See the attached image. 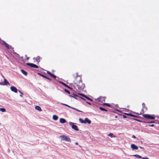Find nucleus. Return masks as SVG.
Wrapping results in <instances>:
<instances>
[{"mask_svg":"<svg viewBox=\"0 0 159 159\" xmlns=\"http://www.w3.org/2000/svg\"><path fill=\"white\" fill-rule=\"evenodd\" d=\"M60 137L61 139V140L62 141H67L69 142H71V140L70 138L67 136L64 135H61L60 136Z\"/></svg>","mask_w":159,"mask_h":159,"instance_id":"nucleus-1","label":"nucleus"},{"mask_svg":"<svg viewBox=\"0 0 159 159\" xmlns=\"http://www.w3.org/2000/svg\"><path fill=\"white\" fill-rule=\"evenodd\" d=\"M78 88L80 90L83 89L84 87V84L82 83V81L81 80H80L79 81V84L77 85Z\"/></svg>","mask_w":159,"mask_h":159,"instance_id":"nucleus-2","label":"nucleus"},{"mask_svg":"<svg viewBox=\"0 0 159 159\" xmlns=\"http://www.w3.org/2000/svg\"><path fill=\"white\" fill-rule=\"evenodd\" d=\"M69 124L71 126L72 128L76 131L79 130L77 126L74 125V123L72 122H70Z\"/></svg>","mask_w":159,"mask_h":159,"instance_id":"nucleus-3","label":"nucleus"},{"mask_svg":"<svg viewBox=\"0 0 159 159\" xmlns=\"http://www.w3.org/2000/svg\"><path fill=\"white\" fill-rule=\"evenodd\" d=\"M143 116L145 118L148 119H154L155 118L154 116L149 114H143Z\"/></svg>","mask_w":159,"mask_h":159,"instance_id":"nucleus-4","label":"nucleus"},{"mask_svg":"<svg viewBox=\"0 0 159 159\" xmlns=\"http://www.w3.org/2000/svg\"><path fill=\"white\" fill-rule=\"evenodd\" d=\"M26 65L28 66H30V67L32 68H39V66L36 65L31 63H26Z\"/></svg>","mask_w":159,"mask_h":159,"instance_id":"nucleus-5","label":"nucleus"},{"mask_svg":"<svg viewBox=\"0 0 159 159\" xmlns=\"http://www.w3.org/2000/svg\"><path fill=\"white\" fill-rule=\"evenodd\" d=\"M7 84L10 85V84L6 79H4L3 82H0V85H5Z\"/></svg>","mask_w":159,"mask_h":159,"instance_id":"nucleus-6","label":"nucleus"},{"mask_svg":"<svg viewBox=\"0 0 159 159\" xmlns=\"http://www.w3.org/2000/svg\"><path fill=\"white\" fill-rule=\"evenodd\" d=\"M2 41V42L3 44L5 46L6 48L7 49H9L11 48V46L8 44L7 43H6L5 41Z\"/></svg>","mask_w":159,"mask_h":159,"instance_id":"nucleus-7","label":"nucleus"},{"mask_svg":"<svg viewBox=\"0 0 159 159\" xmlns=\"http://www.w3.org/2000/svg\"><path fill=\"white\" fill-rule=\"evenodd\" d=\"M10 88L12 91L13 92L15 93L17 92V89L16 87L14 86H11Z\"/></svg>","mask_w":159,"mask_h":159,"instance_id":"nucleus-8","label":"nucleus"},{"mask_svg":"<svg viewBox=\"0 0 159 159\" xmlns=\"http://www.w3.org/2000/svg\"><path fill=\"white\" fill-rule=\"evenodd\" d=\"M33 59L34 61H35L38 63H39L40 61V57L38 56L36 58L35 57Z\"/></svg>","mask_w":159,"mask_h":159,"instance_id":"nucleus-9","label":"nucleus"},{"mask_svg":"<svg viewBox=\"0 0 159 159\" xmlns=\"http://www.w3.org/2000/svg\"><path fill=\"white\" fill-rule=\"evenodd\" d=\"M131 147L133 150H137L138 149V147L134 144L131 145Z\"/></svg>","mask_w":159,"mask_h":159,"instance_id":"nucleus-10","label":"nucleus"},{"mask_svg":"<svg viewBox=\"0 0 159 159\" xmlns=\"http://www.w3.org/2000/svg\"><path fill=\"white\" fill-rule=\"evenodd\" d=\"M84 120L85 122L84 123L85 124L88 123V124H90L91 123V121L88 118H85Z\"/></svg>","mask_w":159,"mask_h":159,"instance_id":"nucleus-11","label":"nucleus"},{"mask_svg":"<svg viewBox=\"0 0 159 159\" xmlns=\"http://www.w3.org/2000/svg\"><path fill=\"white\" fill-rule=\"evenodd\" d=\"M59 82L60 83H61V84H63L64 86L65 87L68 88L70 89H71V90L72 89V88H71L69 86H68V85H67L65 83H63V82Z\"/></svg>","mask_w":159,"mask_h":159,"instance_id":"nucleus-12","label":"nucleus"},{"mask_svg":"<svg viewBox=\"0 0 159 159\" xmlns=\"http://www.w3.org/2000/svg\"><path fill=\"white\" fill-rule=\"evenodd\" d=\"M60 122L61 123L63 124L66 123V120L64 118H61L60 119Z\"/></svg>","mask_w":159,"mask_h":159,"instance_id":"nucleus-13","label":"nucleus"},{"mask_svg":"<svg viewBox=\"0 0 159 159\" xmlns=\"http://www.w3.org/2000/svg\"><path fill=\"white\" fill-rule=\"evenodd\" d=\"M70 97H72L73 98H74L75 99H77V98H76V97H79L77 95H76L74 93H73V95H69V96Z\"/></svg>","mask_w":159,"mask_h":159,"instance_id":"nucleus-14","label":"nucleus"},{"mask_svg":"<svg viewBox=\"0 0 159 159\" xmlns=\"http://www.w3.org/2000/svg\"><path fill=\"white\" fill-rule=\"evenodd\" d=\"M35 109L39 111H42L41 107L38 106H36L35 107Z\"/></svg>","mask_w":159,"mask_h":159,"instance_id":"nucleus-15","label":"nucleus"},{"mask_svg":"<svg viewBox=\"0 0 159 159\" xmlns=\"http://www.w3.org/2000/svg\"><path fill=\"white\" fill-rule=\"evenodd\" d=\"M108 136L110 137L111 138H116V136L112 133H110L108 135Z\"/></svg>","mask_w":159,"mask_h":159,"instance_id":"nucleus-16","label":"nucleus"},{"mask_svg":"<svg viewBox=\"0 0 159 159\" xmlns=\"http://www.w3.org/2000/svg\"><path fill=\"white\" fill-rule=\"evenodd\" d=\"M52 118L53 120H57L58 119V117L56 115H54L53 116Z\"/></svg>","mask_w":159,"mask_h":159,"instance_id":"nucleus-17","label":"nucleus"},{"mask_svg":"<svg viewBox=\"0 0 159 159\" xmlns=\"http://www.w3.org/2000/svg\"><path fill=\"white\" fill-rule=\"evenodd\" d=\"M21 72L22 73L25 75H27V73L25 71V70H21Z\"/></svg>","mask_w":159,"mask_h":159,"instance_id":"nucleus-18","label":"nucleus"},{"mask_svg":"<svg viewBox=\"0 0 159 159\" xmlns=\"http://www.w3.org/2000/svg\"><path fill=\"white\" fill-rule=\"evenodd\" d=\"M133 156H134L135 157H136V158H142V157L140 156L138 154H135L133 155Z\"/></svg>","mask_w":159,"mask_h":159,"instance_id":"nucleus-19","label":"nucleus"},{"mask_svg":"<svg viewBox=\"0 0 159 159\" xmlns=\"http://www.w3.org/2000/svg\"><path fill=\"white\" fill-rule=\"evenodd\" d=\"M99 109L102 111H107V110L106 109H105V108H103L102 107H99Z\"/></svg>","mask_w":159,"mask_h":159,"instance_id":"nucleus-20","label":"nucleus"},{"mask_svg":"<svg viewBox=\"0 0 159 159\" xmlns=\"http://www.w3.org/2000/svg\"><path fill=\"white\" fill-rule=\"evenodd\" d=\"M79 121L82 123H84L85 122L84 120H83V119H82L81 118H80L79 119Z\"/></svg>","mask_w":159,"mask_h":159,"instance_id":"nucleus-21","label":"nucleus"},{"mask_svg":"<svg viewBox=\"0 0 159 159\" xmlns=\"http://www.w3.org/2000/svg\"><path fill=\"white\" fill-rule=\"evenodd\" d=\"M103 105H104L107 106V107H111V105L109 104L105 103H103Z\"/></svg>","mask_w":159,"mask_h":159,"instance_id":"nucleus-22","label":"nucleus"},{"mask_svg":"<svg viewBox=\"0 0 159 159\" xmlns=\"http://www.w3.org/2000/svg\"><path fill=\"white\" fill-rule=\"evenodd\" d=\"M0 111L3 112H5L6 111V109L4 108H0Z\"/></svg>","mask_w":159,"mask_h":159,"instance_id":"nucleus-23","label":"nucleus"},{"mask_svg":"<svg viewBox=\"0 0 159 159\" xmlns=\"http://www.w3.org/2000/svg\"><path fill=\"white\" fill-rule=\"evenodd\" d=\"M42 77L45 78L46 79H47L49 80H51V79H50V78H49L48 77H47L46 76L44 75H43L42 76Z\"/></svg>","mask_w":159,"mask_h":159,"instance_id":"nucleus-24","label":"nucleus"},{"mask_svg":"<svg viewBox=\"0 0 159 159\" xmlns=\"http://www.w3.org/2000/svg\"><path fill=\"white\" fill-rule=\"evenodd\" d=\"M85 98H86V99L89 100H90L91 101H92V99H91V98H89L86 95L85 96Z\"/></svg>","mask_w":159,"mask_h":159,"instance_id":"nucleus-25","label":"nucleus"},{"mask_svg":"<svg viewBox=\"0 0 159 159\" xmlns=\"http://www.w3.org/2000/svg\"><path fill=\"white\" fill-rule=\"evenodd\" d=\"M18 91L20 93H21V94L20 95V97L22 98L23 97L22 95H23V93L20 91L19 90H18Z\"/></svg>","mask_w":159,"mask_h":159,"instance_id":"nucleus-26","label":"nucleus"},{"mask_svg":"<svg viewBox=\"0 0 159 159\" xmlns=\"http://www.w3.org/2000/svg\"><path fill=\"white\" fill-rule=\"evenodd\" d=\"M47 71V73L49 75H50L51 76L52 75V73H51L49 71Z\"/></svg>","mask_w":159,"mask_h":159,"instance_id":"nucleus-27","label":"nucleus"},{"mask_svg":"<svg viewBox=\"0 0 159 159\" xmlns=\"http://www.w3.org/2000/svg\"><path fill=\"white\" fill-rule=\"evenodd\" d=\"M64 91L65 92L68 93V94H70V92L67 89H64Z\"/></svg>","mask_w":159,"mask_h":159,"instance_id":"nucleus-28","label":"nucleus"},{"mask_svg":"<svg viewBox=\"0 0 159 159\" xmlns=\"http://www.w3.org/2000/svg\"><path fill=\"white\" fill-rule=\"evenodd\" d=\"M62 104L63 105H65L66 106H67V107H70V108H71V107L70 106H69L67 104H64V103H62Z\"/></svg>","mask_w":159,"mask_h":159,"instance_id":"nucleus-29","label":"nucleus"},{"mask_svg":"<svg viewBox=\"0 0 159 159\" xmlns=\"http://www.w3.org/2000/svg\"><path fill=\"white\" fill-rule=\"evenodd\" d=\"M71 108H72L73 109L76 110V111H80V112L81 111L79 110H78V109H77L76 108H73L72 107Z\"/></svg>","mask_w":159,"mask_h":159,"instance_id":"nucleus-30","label":"nucleus"},{"mask_svg":"<svg viewBox=\"0 0 159 159\" xmlns=\"http://www.w3.org/2000/svg\"><path fill=\"white\" fill-rule=\"evenodd\" d=\"M52 77H53V78L55 79L57 78V76L55 75L52 74V75L51 76Z\"/></svg>","mask_w":159,"mask_h":159,"instance_id":"nucleus-31","label":"nucleus"},{"mask_svg":"<svg viewBox=\"0 0 159 159\" xmlns=\"http://www.w3.org/2000/svg\"><path fill=\"white\" fill-rule=\"evenodd\" d=\"M79 94L81 95V96H82L83 97H85V96H86L85 95L83 94L79 93Z\"/></svg>","mask_w":159,"mask_h":159,"instance_id":"nucleus-32","label":"nucleus"},{"mask_svg":"<svg viewBox=\"0 0 159 159\" xmlns=\"http://www.w3.org/2000/svg\"><path fill=\"white\" fill-rule=\"evenodd\" d=\"M142 106H143V108H144L145 107V104L144 103H142Z\"/></svg>","mask_w":159,"mask_h":159,"instance_id":"nucleus-33","label":"nucleus"},{"mask_svg":"<svg viewBox=\"0 0 159 159\" xmlns=\"http://www.w3.org/2000/svg\"><path fill=\"white\" fill-rule=\"evenodd\" d=\"M146 122L147 123H155V122L154 121H150V122Z\"/></svg>","mask_w":159,"mask_h":159,"instance_id":"nucleus-34","label":"nucleus"},{"mask_svg":"<svg viewBox=\"0 0 159 159\" xmlns=\"http://www.w3.org/2000/svg\"><path fill=\"white\" fill-rule=\"evenodd\" d=\"M142 159H149L147 157H142Z\"/></svg>","mask_w":159,"mask_h":159,"instance_id":"nucleus-35","label":"nucleus"},{"mask_svg":"<svg viewBox=\"0 0 159 159\" xmlns=\"http://www.w3.org/2000/svg\"><path fill=\"white\" fill-rule=\"evenodd\" d=\"M125 114L126 115H128V116H130V115L131 114L130 113H125Z\"/></svg>","mask_w":159,"mask_h":159,"instance_id":"nucleus-36","label":"nucleus"},{"mask_svg":"<svg viewBox=\"0 0 159 159\" xmlns=\"http://www.w3.org/2000/svg\"><path fill=\"white\" fill-rule=\"evenodd\" d=\"M132 137L134 139H136V137L134 135H133Z\"/></svg>","mask_w":159,"mask_h":159,"instance_id":"nucleus-37","label":"nucleus"},{"mask_svg":"<svg viewBox=\"0 0 159 159\" xmlns=\"http://www.w3.org/2000/svg\"><path fill=\"white\" fill-rule=\"evenodd\" d=\"M38 75H40L42 77V76L43 75L42 74H41V73H38Z\"/></svg>","mask_w":159,"mask_h":159,"instance_id":"nucleus-38","label":"nucleus"},{"mask_svg":"<svg viewBox=\"0 0 159 159\" xmlns=\"http://www.w3.org/2000/svg\"><path fill=\"white\" fill-rule=\"evenodd\" d=\"M130 116L132 117H134L135 116L132 114H130Z\"/></svg>","mask_w":159,"mask_h":159,"instance_id":"nucleus-39","label":"nucleus"},{"mask_svg":"<svg viewBox=\"0 0 159 159\" xmlns=\"http://www.w3.org/2000/svg\"><path fill=\"white\" fill-rule=\"evenodd\" d=\"M139 148L141 149H143V148L141 146H139Z\"/></svg>","mask_w":159,"mask_h":159,"instance_id":"nucleus-40","label":"nucleus"},{"mask_svg":"<svg viewBox=\"0 0 159 159\" xmlns=\"http://www.w3.org/2000/svg\"><path fill=\"white\" fill-rule=\"evenodd\" d=\"M123 117L125 118H126V116L125 115H123Z\"/></svg>","mask_w":159,"mask_h":159,"instance_id":"nucleus-41","label":"nucleus"},{"mask_svg":"<svg viewBox=\"0 0 159 159\" xmlns=\"http://www.w3.org/2000/svg\"><path fill=\"white\" fill-rule=\"evenodd\" d=\"M80 98H81L83 100H85H85L84 98H81V97H80Z\"/></svg>","mask_w":159,"mask_h":159,"instance_id":"nucleus-42","label":"nucleus"},{"mask_svg":"<svg viewBox=\"0 0 159 159\" xmlns=\"http://www.w3.org/2000/svg\"><path fill=\"white\" fill-rule=\"evenodd\" d=\"M154 126V125H153V124H152V125H151L150 126H152V127H153V126Z\"/></svg>","mask_w":159,"mask_h":159,"instance_id":"nucleus-43","label":"nucleus"},{"mask_svg":"<svg viewBox=\"0 0 159 159\" xmlns=\"http://www.w3.org/2000/svg\"><path fill=\"white\" fill-rule=\"evenodd\" d=\"M75 144L76 145H78V143H77V142H76V143H75Z\"/></svg>","mask_w":159,"mask_h":159,"instance_id":"nucleus-44","label":"nucleus"},{"mask_svg":"<svg viewBox=\"0 0 159 159\" xmlns=\"http://www.w3.org/2000/svg\"><path fill=\"white\" fill-rule=\"evenodd\" d=\"M86 102V103H88V104H89V105H90V103L89 102Z\"/></svg>","mask_w":159,"mask_h":159,"instance_id":"nucleus-45","label":"nucleus"},{"mask_svg":"<svg viewBox=\"0 0 159 159\" xmlns=\"http://www.w3.org/2000/svg\"><path fill=\"white\" fill-rule=\"evenodd\" d=\"M29 57H27V58H26V59H27V60H28L29 59Z\"/></svg>","mask_w":159,"mask_h":159,"instance_id":"nucleus-46","label":"nucleus"},{"mask_svg":"<svg viewBox=\"0 0 159 159\" xmlns=\"http://www.w3.org/2000/svg\"><path fill=\"white\" fill-rule=\"evenodd\" d=\"M25 57H27V55H25Z\"/></svg>","mask_w":159,"mask_h":159,"instance_id":"nucleus-47","label":"nucleus"},{"mask_svg":"<svg viewBox=\"0 0 159 159\" xmlns=\"http://www.w3.org/2000/svg\"><path fill=\"white\" fill-rule=\"evenodd\" d=\"M136 120H137V121H139V120H138L136 119Z\"/></svg>","mask_w":159,"mask_h":159,"instance_id":"nucleus-48","label":"nucleus"},{"mask_svg":"<svg viewBox=\"0 0 159 159\" xmlns=\"http://www.w3.org/2000/svg\"><path fill=\"white\" fill-rule=\"evenodd\" d=\"M117 116H115V118H117Z\"/></svg>","mask_w":159,"mask_h":159,"instance_id":"nucleus-49","label":"nucleus"},{"mask_svg":"<svg viewBox=\"0 0 159 159\" xmlns=\"http://www.w3.org/2000/svg\"><path fill=\"white\" fill-rule=\"evenodd\" d=\"M76 74H77H77H78V73H76Z\"/></svg>","mask_w":159,"mask_h":159,"instance_id":"nucleus-50","label":"nucleus"}]
</instances>
